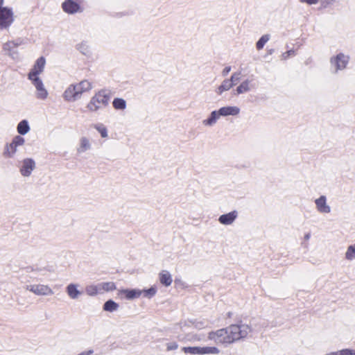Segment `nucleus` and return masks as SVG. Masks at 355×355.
I'll list each match as a JSON object with an SVG mask.
<instances>
[{
  "mask_svg": "<svg viewBox=\"0 0 355 355\" xmlns=\"http://www.w3.org/2000/svg\"><path fill=\"white\" fill-rule=\"evenodd\" d=\"M205 338V336L202 334H189L187 336V340L191 342V343H196V342H200L203 340Z\"/></svg>",
  "mask_w": 355,
  "mask_h": 355,
  "instance_id": "34",
  "label": "nucleus"
},
{
  "mask_svg": "<svg viewBox=\"0 0 355 355\" xmlns=\"http://www.w3.org/2000/svg\"><path fill=\"white\" fill-rule=\"evenodd\" d=\"M142 292L139 289H123L119 291V294H123L127 300H130L139 297Z\"/></svg>",
  "mask_w": 355,
  "mask_h": 355,
  "instance_id": "21",
  "label": "nucleus"
},
{
  "mask_svg": "<svg viewBox=\"0 0 355 355\" xmlns=\"http://www.w3.org/2000/svg\"><path fill=\"white\" fill-rule=\"evenodd\" d=\"M62 8L64 12L69 15H73L82 11L80 4L73 0H65L62 3Z\"/></svg>",
  "mask_w": 355,
  "mask_h": 355,
  "instance_id": "13",
  "label": "nucleus"
},
{
  "mask_svg": "<svg viewBox=\"0 0 355 355\" xmlns=\"http://www.w3.org/2000/svg\"><path fill=\"white\" fill-rule=\"evenodd\" d=\"M241 73H234L232 75L231 78L229 80H231V83H234V85L236 84L240 80Z\"/></svg>",
  "mask_w": 355,
  "mask_h": 355,
  "instance_id": "40",
  "label": "nucleus"
},
{
  "mask_svg": "<svg viewBox=\"0 0 355 355\" xmlns=\"http://www.w3.org/2000/svg\"><path fill=\"white\" fill-rule=\"evenodd\" d=\"M35 88V96L37 99L44 101L48 98L49 92L40 78L28 79Z\"/></svg>",
  "mask_w": 355,
  "mask_h": 355,
  "instance_id": "7",
  "label": "nucleus"
},
{
  "mask_svg": "<svg viewBox=\"0 0 355 355\" xmlns=\"http://www.w3.org/2000/svg\"><path fill=\"white\" fill-rule=\"evenodd\" d=\"M101 292H109L116 289L115 284L112 282L100 283Z\"/></svg>",
  "mask_w": 355,
  "mask_h": 355,
  "instance_id": "33",
  "label": "nucleus"
},
{
  "mask_svg": "<svg viewBox=\"0 0 355 355\" xmlns=\"http://www.w3.org/2000/svg\"><path fill=\"white\" fill-rule=\"evenodd\" d=\"M349 349H343L338 351V355H349Z\"/></svg>",
  "mask_w": 355,
  "mask_h": 355,
  "instance_id": "44",
  "label": "nucleus"
},
{
  "mask_svg": "<svg viewBox=\"0 0 355 355\" xmlns=\"http://www.w3.org/2000/svg\"><path fill=\"white\" fill-rule=\"evenodd\" d=\"M218 111L220 116H237L240 113V108L237 106H225Z\"/></svg>",
  "mask_w": 355,
  "mask_h": 355,
  "instance_id": "17",
  "label": "nucleus"
},
{
  "mask_svg": "<svg viewBox=\"0 0 355 355\" xmlns=\"http://www.w3.org/2000/svg\"><path fill=\"white\" fill-rule=\"evenodd\" d=\"M85 292L89 296H95L101 294V288L100 283L97 284H89L85 287Z\"/></svg>",
  "mask_w": 355,
  "mask_h": 355,
  "instance_id": "25",
  "label": "nucleus"
},
{
  "mask_svg": "<svg viewBox=\"0 0 355 355\" xmlns=\"http://www.w3.org/2000/svg\"><path fill=\"white\" fill-rule=\"evenodd\" d=\"M325 1L327 3H330L335 1L336 0H325Z\"/></svg>",
  "mask_w": 355,
  "mask_h": 355,
  "instance_id": "49",
  "label": "nucleus"
},
{
  "mask_svg": "<svg viewBox=\"0 0 355 355\" xmlns=\"http://www.w3.org/2000/svg\"><path fill=\"white\" fill-rule=\"evenodd\" d=\"M79 288L80 285L78 284L70 283L66 286L65 292L71 300H76L83 294Z\"/></svg>",
  "mask_w": 355,
  "mask_h": 355,
  "instance_id": "14",
  "label": "nucleus"
},
{
  "mask_svg": "<svg viewBox=\"0 0 355 355\" xmlns=\"http://www.w3.org/2000/svg\"><path fill=\"white\" fill-rule=\"evenodd\" d=\"M92 148V144L90 140L87 137H82L79 140L78 146L77 148V152L79 154L85 153L90 150Z\"/></svg>",
  "mask_w": 355,
  "mask_h": 355,
  "instance_id": "20",
  "label": "nucleus"
},
{
  "mask_svg": "<svg viewBox=\"0 0 355 355\" xmlns=\"http://www.w3.org/2000/svg\"><path fill=\"white\" fill-rule=\"evenodd\" d=\"M119 306V304L112 300H107L103 304V310L108 312H114L118 310Z\"/></svg>",
  "mask_w": 355,
  "mask_h": 355,
  "instance_id": "28",
  "label": "nucleus"
},
{
  "mask_svg": "<svg viewBox=\"0 0 355 355\" xmlns=\"http://www.w3.org/2000/svg\"><path fill=\"white\" fill-rule=\"evenodd\" d=\"M166 350L167 351H173L175 350L178 348V344L176 342H170L166 343Z\"/></svg>",
  "mask_w": 355,
  "mask_h": 355,
  "instance_id": "39",
  "label": "nucleus"
},
{
  "mask_svg": "<svg viewBox=\"0 0 355 355\" xmlns=\"http://www.w3.org/2000/svg\"><path fill=\"white\" fill-rule=\"evenodd\" d=\"M220 117L218 111L214 110L206 119L202 120V124L205 127H212L217 123Z\"/></svg>",
  "mask_w": 355,
  "mask_h": 355,
  "instance_id": "18",
  "label": "nucleus"
},
{
  "mask_svg": "<svg viewBox=\"0 0 355 355\" xmlns=\"http://www.w3.org/2000/svg\"><path fill=\"white\" fill-rule=\"evenodd\" d=\"M93 353H94V350L90 349L85 350L77 355H91Z\"/></svg>",
  "mask_w": 355,
  "mask_h": 355,
  "instance_id": "43",
  "label": "nucleus"
},
{
  "mask_svg": "<svg viewBox=\"0 0 355 355\" xmlns=\"http://www.w3.org/2000/svg\"><path fill=\"white\" fill-rule=\"evenodd\" d=\"M25 144V139L20 135H15L10 142L6 143L3 149L2 155L6 159H13L15 157L19 148Z\"/></svg>",
  "mask_w": 355,
  "mask_h": 355,
  "instance_id": "3",
  "label": "nucleus"
},
{
  "mask_svg": "<svg viewBox=\"0 0 355 355\" xmlns=\"http://www.w3.org/2000/svg\"><path fill=\"white\" fill-rule=\"evenodd\" d=\"M159 280L162 285L166 287L171 286L173 282L171 273L166 270H162L159 273Z\"/></svg>",
  "mask_w": 355,
  "mask_h": 355,
  "instance_id": "22",
  "label": "nucleus"
},
{
  "mask_svg": "<svg viewBox=\"0 0 355 355\" xmlns=\"http://www.w3.org/2000/svg\"><path fill=\"white\" fill-rule=\"evenodd\" d=\"M295 51L293 50H289L282 55V60H286L289 56L294 55Z\"/></svg>",
  "mask_w": 355,
  "mask_h": 355,
  "instance_id": "41",
  "label": "nucleus"
},
{
  "mask_svg": "<svg viewBox=\"0 0 355 355\" xmlns=\"http://www.w3.org/2000/svg\"><path fill=\"white\" fill-rule=\"evenodd\" d=\"M36 168V162L33 158L22 159L19 166V171L24 178H29Z\"/></svg>",
  "mask_w": 355,
  "mask_h": 355,
  "instance_id": "6",
  "label": "nucleus"
},
{
  "mask_svg": "<svg viewBox=\"0 0 355 355\" xmlns=\"http://www.w3.org/2000/svg\"><path fill=\"white\" fill-rule=\"evenodd\" d=\"M345 259L349 261L355 259V244L349 245L345 253Z\"/></svg>",
  "mask_w": 355,
  "mask_h": 355,
  "instance_id": "31",
  "label": "nucleus"
},
{
  "mask_svg": "<svg viewBox=\"0 0 355 355\" xmlns=\"http://www.w3.org/2000/svg\"><path fill=\"white\" fill-rule=\"evenodd\" d=\"M251 80L247 79L243 81L236 88L237 94H241L249 92L251 89Z\"/></svg>",
  "mask_w": 355,
  "mask_h": 355,
  "instance_id": "26",
  "label": "nucleus"
},
{
  "mask_svg": "<svg viewBox=\"0 0 355 355\" xmlns=\"http://www.w3.org/2000/svg\"><path fill=\"white\" fill-rule=\"evenodd\" d=\"M142 293H144V296L147 298H151L154 295H155L157 293V288L155 286H152L149 289L142 290Z\"/></svg>",
  "mask_w": 355,
  "mask_h": 355,
  "instance_id": "37",
  "label": "nucleus"
},
{
  "mask_svg": "<svg viewBox=\"0 0 355 355\" xmlns=\"http://www.w3.org/2000/svg\"><path fill=\"white\" fill-rule=\"evenodd\" d=\"M325 355H338V351L326 354Z\"/></svg>",
  "mask_w": 355,
  "mask_h": 355,
  "instance_id": "48",
  "label": "nucleus"
},
{
  "mask_svg": "<svg viewBox=\"0 0 355 355\" xmlns=\"http://www.w3.org/2000/svg\"><path fill=\"white\" fill-rule=\"evenodd\" d=\"M14 21L12 9L3 7L0 8V29H7Z\"/></svg>",
  "mask_w": 355,
  "mask_h": 355,
  "instance_id": "8",
  "label": "nucleus"
},
{
  "mask_svg": "<svg viewBox=\"0 0 355 355\" xmlns=\"http://www.w3.org/2000/svg\"><path fill=\"white\" fill-rule=\"evenodd\" d=\"M94 128L101 134L103 138L107 137V130L106 127L101 123H98L94 125Z\"/></svg>",
  "mask_w": 355,
  "mask_h": 355,
  "instance_id": "36",
  "label": "nucleus"
},
{
  "mask_svg": "<svg viewBox=\"0 0 355 355\" xmlns=\"http://www.w3.org/2000/svg\"><path fill=\"white\" fill-rule=\"evenodd\" d=\"M220 349L216 347L205 346L200 347V355L218 354Z\"/></svg>",
  "mask_w": 355,
  "mask_h": 355,
  "instance_id": "27",
  "label": "nucleus"
},
{
  "mask_svg": "<svg viewBox=\"0 0 355 355\" xmlns=\"http://www.w3.org/2000/svg\"><path fill=\"white\" fill-rule=\"evenodd\" d=\"M25 289L37 296H50L54 293L49 285L42 284H28L25 286Z\"/></svg>",
  "mask_w": 355,
  "mask_h": 355,
  "instance_id": "5",
  "label": "nucleus"
},
{
  "mask_svg": "<svg viewBox=\"0 0 355 355\" xmlns=\"http://www.w3.org/2000/svg\"><path fill=\"white\" fill-rule=\"evenodd\" d=\"M46 64V60L44 57L39 58L35 62L32 69L28 74V79L38 78L39 75L41 74L44 69Z\"/></svg>",
  "mask_w": 355,
  "mask_h": 355,
  "instance_id": "9",
  "label": "nucleus"
},
{
  "mask_svg": "<svg viewBox=\"0 0 355 355\" xmlns=\"http://www.w3.org/2000/svg\"><path fill=\"white\" fill-rule=\"evenodd\" d=\"M21 44L22 41L20 40H8L3 44L2 49L5 52L6 55L12 60H19V53L16 49Z\"/></svg>",
  "mask_w": 355,
  "mask_h": 355,
  "instance_id": "4",
  "label": "nucleus"
},
{
  "mask_svg": "<svg viewBox=\"0 0 355 355\" xmlns=\"http://www.w3.org/2000/svg\"><path fill=\"white\" fill-rule=\"evenodd\" d=\"M348 62L349 57L343 53H339L330 59V62L334 67L336 72L345 69Z\"/></svg>",
  "mask_w": 355,
  "mask_h": 355,
  "instance_id": "10",
  "label": "nucleus"
},
{
  "mask_svg": "<svg viewBox=\"0 0 355 355\" xmlns=\"http://www.w3.org/2000/svg\"><path fill=\"white\" fill-rule=\"evenodd\" d=\"M316 210L322 214H328L331 211V207L327 202L326 196L322 195L314 200Z\"/></svg>",
  "mask_w": 355,
  "mask_h": 355,
  "instance_id": "11",
  "label": "nucleus"
},
{
  "mask_svg": "<svg viewBox=\"0 0 355 355\" xmlns=\"http://www.w3.org/2000/svg\"><path fill=\"white\" fill-rule=\"evenodd\" d=\"M76 49L83 55L90 57L92 55V49L87 42L83 41L76 45Z\"/></svg>",
  "mask_w": 355,
  "mask_h": 355,
  "instance_id": "23",
  "label": "nucleus"
},
{
  "mask_svg": "<svg viewBox=\"0 0 355 355\" xmlns=\"http://www.w3.org/2000/svg\"><path fill=\"white\" fill-rule=\"evenodd\" d=\"M110 99L109 92L101 89L93 96L88 104L87 108L91 112H97L99 110L106 107Z\"/></svg>",
  "mask_w": 355,
  "mask_h": 355,
  "instance_id": "2",
  "label": "nucleus"
},
{
  "mask_svg": "<svg viewBox=\"0 0 355 355\" xmlns=\"http://www.w3.org/2000/svg\"><path fill=\"white\" fill-rule=\"evenodd\" d=\"M319 0H300L302 3H306L309 5L316 4Z\"/></svg>",
  "mask_w": 355,
  "mask_h": 355,
  "instance_id": "42",
  "label": "nucleus"
},
{
  "mask_svg": "<svg viewBox=\"0 0 355 355\" xmlns=\"http://www.w3.org/2000/svg\"><path fill=\"white\" fill-rule=\"evenodd\" d=\"M3 3V0H0V8H3L2 7Z\"/></svg>",
  "mask_w": 355,
  "mask_h": 355,
  "instance_id": "50",
  "label": "nucleus"
},
{
  "mask_svg": "<svg viewBox=\"0 0 355 355\" xmlns=\"http://www.w3.org/2000/svg\"><path fill=\"white\" fill-rule=\"evenodd\" d=\"M182 351L184 354H190L192 355H200V347H183Z\"/></svg>",
  "mask_w": 355,
  "mask_h": 355,
  "instance_id": "32",
  "label": "nucleus"
},
{
  "mask_svg": "<svg viewBox=\"0 0 355 355\" xmlns=\"http://www.w3.org/2000/svg\"><path fill=\"white\" fill-rule=\"evenodd\" d=\"M74 86L79 99L83 93L87 92L92 89V83L87 80H82L79 83L74 85Z\"/></svg>",
  "mask_w": 355,
  "mask_h": 355,
  "instance_id": "16",
  "label": "nucleus"
},
{
  "mask_svg": "<svg viewBox=\"0 0 355 355\" xmlns=\"http://www.w3.org/2000/svg\"><path fill=\"white\" fill-rule=\"evenodd\" d=\"M196 329L200 330L207 327L208 323L205 320H197L193 322Z\"/></svg>",
  "mask_w": 355,
  "mask_h": 355,
  "instance_id": "38",
  "label": "nucleus"
},
{
  "mask_svg": "<svg viewBox=\"0 0 355 355\" xmlns=\"http://www.w3.org/2000/svg\"><path fill=\"white\" fill-rule=\"evenodd\" d=\"M238 211L234 210L219 216L218 222L223 225H232L238 217Z\"/></svg>",
  "mask_w": 355,
  "mask_h": 355,
  "instance_id": "15",
  "label": "nucleus"
},
{
  "mask_svg": "<svg viewBox=\"0 0 355 355\" xmlns=\"http://www.w3.org/2000/svg\"><path fill=\"white\" fill-rule=\"evenodd\" d=\"M270 40L269 35H263L257 42L256 47L258 50H261L263 48L266 42Z\"/></svg>",
  "mask_w": 355,
  "mask_h": 355,
  "instance_id": "35",
  "label": "nucleus"
},
{
  "mask_svg": "<svg viewBox=\"0 0 355 355\" xmlns=\"http://www.w3.org/2000/svg\"><path fill=\"white\" fill-rule=\"evenodd\" d=\"M234 86V83H231V80L229 79L225 80L222 84L218 87L217 93L218 94H221L225 91H228L230 88Z\"/></svg>",
  "mask_w": 355,
  "mask_h": 355,
  "instance_id": "29",
  "label": "nucleus"
},
{
  "mask_svg": "<svg viewBox=\"0 0 355 355\" xmlns=\"http://www.w3.org/2000/svg\"><path fill=\"white\" fill-rule=\"evenodd\" d=\"M112 105L114 108L118 110H124L126 108V102L121 98H115Z\"/></svg>",
  "mask_w": 355,
  "mask_h": 355,
  "instance_id": "30",
  "label": "nucleus"
},
{
  "mask_svg": "<svg viewBox=\"0 0 355 355\" xmlns=\"http://www.w3.org/2000/svg\"><path fill=\"white\" fill-rule=\"evenodd\" d=\"M231 71V67H226L224 68V69L223 70V76H227L229 72Z\"/></svg>",
  "mask_w": 355,
  "mask_h": 355,
  "instance_id": "45",
  "label": "nucleus"
},
{
  "mask_svg": "<svg viewBox=\"0 0 355 355\" xmlns=\"http://www.w3.org/2000/svg\"><path fill=\"white\" fill-rule=\"evenodd\" d=\"M349 355H355V349H349Z\"/></svg>",
  "mask_w": 355,
  "mask_h": 355,
  "instance_id": "46",
  "label": "nucleus"
},
{
  "mask_svg": "<svg viewBox=\"0 0 355 355\" xmlns=\"http://www.w3.org/2000/svg\"><path fill=\"white\" fill-rule=\"evenodd\" d=\"M310 237H311V234H310V233H307V234H306L304 235V239H305V240H309V239H310Z\"/></svg>",
  "mask_w": 355,
  "mask_h": 355,
  "instance_id": "47",
  "label": "nucleus"
},
{
  "mask_svg": "<svg viewBox=\"0 0 355 355\" xmlns=\"http://www.w3.org/2000/svg\"><path fill=\"white\" fill-rule=\"evenodd\" d=\"M64 98L67 101H76L79 99L76 94L74 85H70L63 94Z\"/></svg>",
  "mask_w": 355,
  "mask_h": 355,
  "instance_id": "19",
  "label": "nucleus"
},
{
  "mask_svg": "<svg viewBox=\"0 0 355 355\" xmlns=\"http://www.w3.org/2000/svg\"><path fill=\"white\" fill-rule=\"evenodd\" d=\"M207 338L209 340L214 341L216 344L229 345L223 329L209 331L207 334Z\"/></svg>",
  "mask_w": 355,
  "mask_h": 355,
  "instance_id": "12",
  "label": "nucleus"
},
{
  "mask_svg": "<svg viewBox=\"0 0 355 355\" xmlns=\"http://www.w3.org/2000/svg\"><path fill=\"white\" fill-rule=\"evenodd\" d=\"M223 330L228 344L230 345L246 338L252 331V328L247 324L239 322L238 324H231L226 328H223Z\"/></svg>",
  "mask_w": 355,
  "mask_h": 355,
  "instance_id": "1",
  "label": "nucleus"
},
{
  "mask_svg": "<svg viewBox=\"0 0 355 355\" xmlns=\"http://www.w3.org/2000/svg\"><path fill=\"white\" fill-rule=\"evenodd\" d=\"M31 130L28 121L26 119L21 121L17 126V131L20 136L25 135Z\"/></svg>",
  "mask_w": 355,
  "mask_h": 355,
  "instance_id": "24",
  "label": "nucleus"
}]
</instances>
